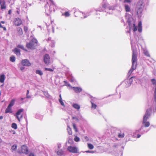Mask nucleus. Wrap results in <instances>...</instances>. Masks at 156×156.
Returning <instances> with one entry per match:
<instances>
[{"label":"nucleus","mask_w":156,"mask_h":156,"mask_svg":"<svg viewBox=\"0 0 156 156\" xmlns=\"http://www.w3.org/2000/svg\"><path fill=\"white\" fill-rule=\"evenodd\" d=\"M37 45V41L35 39H32L30 42L26 44V47L29 49H33L35 48Z\"/></svg>","instance_id":"nucleus-2"},{"label":"nucleus","mask_w":156,"mask_h":156,"mask_svg":"<svg viewBox=\"0 0 156 156\" xmlns=\"http://www.w3.org/2000/svg\"><path fill=\"white\" fill-rule=\"evenodd\" d=\"M24 99V98H21L20 99L21 101H23Z\"/></svg>","instance_id":"nucleus-56"},{"label":"nucleus","mask_w":156,"mask_h":156,"mask_svg":"<svg viewBox=\"0 0 156 156\" xmlns=\"http://www.w3.org/2000/svg\"><path fill=\"white\" fill-rule=\"evenodd\" d=\"M138 30L139 32H141L142 31V27H138Z\"/></svg>","instance_id":"nucleus-42"},{"label":"nucleus","mask_w":156,"mask_h":156,"mask_svg":"<svg viewBox=\"0 0 156 156\" xmlns=\"http://www.w3.org/2000/svg\"><path fill=\"white\" fill-rule=\"evenodd\" d=\"M2 4L1 5V9H5L6 8L5 2L4 1L2 2Z\"/></svg>","instance_id":"nucleus-21"},{"label":"nucleus","mask_w":156,"mask_h":156,"mask_svg":"<svg viewBox=\"0 0 156 156\" xmlns=\"http://www.w3.org/2000/svg\"><path fill=\"white\" fill-rule=\"evenodd\" d=\"M76 120L78 121V119L77 118H76Z\"/></svg>","instance_id":"nucleus-58"},{"label":"nucleus","mask_w":156,"mask_h":156,"mask_svg":"<svg viewBox=\"0 0 156 156\" xmlns=\"http://www.w3.org/2000/svg\"><path fill=\"white\" fill-rule=\"evenodd\" d=\"M11 127L15 129H16L17 128V125L15 123H12L11 125Z\"/></svg>","instance_id":"nucleus-29"},{"label":"nucleus","mask_w":156,"mask_h":156,"mask_svg":"<svg viewBox=\"0 0 156 156\" xmlns=\"http://www.w3.org/2000/svg\"><path fill=\"white\" fill-rule=\"evenodd\" d=\"M86 152L87 153H93L94 152L93 151H86Z\"/></svg>","instance_id":"nucleus-46"},{"label":"nucleus","mask_w":156,"mask_h":156,"mask_svg":"<svg viewBox=\"0 0 156 156\" xmlns=\"http://www.w3.org/2000/svg\"><path fill=\"white\" fill-rule=\"evenodd\" d=\"M5 22L4 21H1L0 22V28H3V30L4 31L6 30V28L3 25V24H5Z\"/></svg>","instance_id":"nucleus-13"},{"label":"nucleus","mask_w":156,"mask_h":156,"mask_svg":"<svg viewBox=\"0 0 156 156\" xmlns=\"http://www.w3.org/2000/svg\"><path fill=\"white\" fill-rule=\"evenodd\" d=\"M133 52L132 58V65L136 66L137 54L135 51L134 50H133Z\"/></svg>","instance_id":"nucleus-3"},{"label":"nucleus","mask_w":156,"mask_h":156,"mask_svg":"<svg viewBox=\"0 0 156 156\" xmlns=\"http://www.w3.org/2000/svg\"><path fill=\"white\" fill-rule=\"evenodd\" d=\"M67 150L71 153H78L77 148L75 147H68L67 148Z\"/></svg>","instance_id":"nucleus-6"},{"label":"nucleus","mask_w":156,"mask_h":156,"mask_svg":"<svg viewBox=\"0 0 156 156\" xmlns=\"http://www.w3.org/2000/svg\"><path fill=\"white\" fill-rule=\"evenodd\" d=\"M73 107L77 110H79L80 109V105L77 104H75L73 105Z\"/></svg>","instance_id":"nucleus-24"},{"label":"nucleus","mask_w":156,"mask_h":156,"mask_svg":"<svg viewBox=\"0 0 156 156\" xmlns=\"http://www.w3.org/2000/svg\"><path fill=\"white\" fill-rule=\"evenodd\" d=\"M59 97H60V99H61V100L62 99L61 94H60L59 95Z\"/></svg>","instance_id":"nucleus-54"},{"label":"nucleus","mask_w":156,"mask_h":156,"mask_svg":"<svg viewBox=\"0 0 156 156\" xmlns=\"http://www.w3.org/2000/svg\"><path fill=\"white\" fill-rule=\"evenodd\" d=\"M67 130L68 131V134L70 135H72V131L71 128L69 126H67Z\"/></svg>","instance_id":"nucleus-18"},{"label":"nucleus","mask_w":156,"mask_h":156,"mask_svg":"<svg viewBox=\"0 0 156 156\" xmlns=\"http://www.w3.org/2000/svg\"><path fill=\"white\" fill-rule=\"evenodd\" d=\"M133 30L134 32H135L137 30V27L136 26L135 24L134 23L133 24Z\"/></svg>","instance_id":"nucleus-36"},{"label":"nucleus","mask_w":156,"mask_h":156,"mask_svg":"<svg viewBox=\"0 0 156 156\" xmlns=\"http://www.w3.org/2000/svg\"><path fill=\"white\" fill-rule=\"evenodd\" d=\"M87 17V16H84L83 18H85Z\"/></svg>","instance_id":"nucleus-59"},{"label":"nucleus","mask_w":156,"mask_h":156,"mask_svg":"<svg viewBox=\"0 0 156 156\" xmlns=\"http://www.w3.org/2000/svg\"><path fill=\"white\" fill-rule=\"evenodd\" d=\"M151 81L153 85L155 86V91L154 92V98L155 101H156V80L154 79H151Z\"/></svg>","instance_id":"nucleus-10"},{"label":"nucleus","mask_w":156,"mask_h":156,"mask_svg":"<svg viewBox=\"0 0 156 156\" xmlns=\"http://www.w3.org/2000/svg\"><path fill=\"white\" fill-rule=\"evenodd\" d=\"M152 111V108H150L148 109L146 111L145 114L144 116L143 123L144 124V126L145 127H148L150 125L149 122H147V121L150 116Z\"/></svg>","instance_id":"nucleus-1"},{"label":"nucleus","mask_w":156,"mask_h":156,"mask_svg":"<svg viewBox=\"0 0 156 156\" xmlns=\"http://www.w3.org/2000/svg\"><path fill=\"white\" fill-rule=\"evenodd\" d=\"M125 135L124 133H123L122 134L119 133L118 135V136L119 138H123L124 137Z\"/></svg>","instance_id":"nucleus-34"},{"label":"nucleus","mask_w":156,"mask_h":156,"mask_svg":"<svg viewBox=\"0 0 156 156\" xmlns=\"http://www.w3.org/2000/svg\"><path fill=\"white\" fill-rule=\"evenodd\" d=\"M144 54L145 55H146V56H147L148 57H150V54H149V53L147 52V51H146L145 52V53H144Z\"/></svg>","instance_id":"nucleus-41"},{"label":"nucleus","mask_w":156,"mask_h":156,"mask_svg":"<svg viewBox=\"0 0 156 156\" xmlns=\"http://www.w3.org/2000/svg\"><path fill=\"white\" fill-rule=\"evenodd\" d=\"M14 53L16 54L17 55H20V50L18 48H16L13 50Z\"/></svg>","instance_id":"nucleus-15"},{"label":"nucleus","mask_w":156,"mask_h":156,"mask_svg":"<svg viewBox=\"0 0 156 156\" xmlns=\"http://www.w3.org/2000/svg\"><path fill=\"white\" fill-rule=\"evenodd\" d=\"M73 89L76 92L78 93L82 91V89L80 88L77 87H73Z\"/></svg>","instance_id":"nucleus-14"},{"label":"nucleus","mask_w":156,"mask_h":156,"mask_svg":"<svg viewBox=\"0 0 156 156\" xmlns=\"http://www.w3.org/2000/svg\"><path fill=\"white\" fill-rule=\"evenodd\" d=\"M12 107H9L8 106L7 108H6L5 110V113H12Z\"/></svg>","instance_id":"nucleus-16"},{"label":"nucleus","mask_w":156,"mask_h":156,"mask_svg":"<svg viewBox=\"0 0 156 156\" xmlns=\"http://www.w3.org/2000/svg\"><path fill=\"white\" fill-rule=\"evenodd\" d=\"M29 156H34V154L33 153L30 154Z\"/></svg>","instance_id":"nucleus-49"},{"label":"nucleus","mask_w":156,"mask_h":156,"mask_svg":"<svg viewBox=\"0 0 156 156\" xmlns=\"http://www.w3.org/2000/svg\"><path fill=\"white\" fill-rule=\"evenodd\" d=\"M29 93V90H27V95H28Z\"/></svg>","instance_id":"nucleus-50"},{"label":"nucleus","mask_w":156,"mask_h":156,"mask_svg":"<svg viewBox=\"0 0 156 156\" xmlns=\"http://www.w3.org/2000/svg\"><path fill=\"white\" fill-rule=\"evenodd\" d=\"M138 27H142V23L140 21L138 23Z\"/></svg>","instance_id":"nucleus-44"},{"label":"nucleus","mask_w":156,"mask_h":156,"mask_svg":"<svg viewBox=\"0 0 156 156\" xmlns=\"http://www.w3.org/2000/svg\"><path fill=\"white\" fill-rule=\"evenodd\" d=\"M85 139L87 140L88 141V138L87 137V136H86L85 137Z\"/></svg>","instance_id":"nucleus-51"},{"label":"nucleus","mask_w":156,"mask_h":156,"mask_svg":"<svg viewBox=\"0 0 156 156\" xmlns=\"http://www.w3.org/2000/svg\"><path fill=\"white\" fill-rule=\"evenodd\" d=\"M59 102L61 104L62 106H64V103L62 101V99H61H61H59Z\"/></svg>","instance_id":"nucleus-39"},{"label":"nucleus","mask_w":156,"mask_h":156,"mask_svg":"<svg viewBox=\"0 0 156 156\" xmlns=\"http://www.w3.org/2000/svg\"><path fill=\"white\" fill-rule=\"evenodd\" d=\"M21 64L23 66H29L31 65L30 62L27 59L23 60L21 61Z\"/></svg>","instance_id":"nucleus-7"},{"label":"nucleus","mask_w":156,"mask_h":156,"mask_svg":"<svg viewBox=\"0 0 156 156\" xmlns=\"http://www.w3.org/2000/svg\"><path fill=\"white\" fill-rule=\"evenodd\" d=\"M24 69V67H21L20 68V69L21 71H23Z\"/></svg>","instance_id":"nucleus-47"},{"label":"nucleus","mask_w":156,"mask_h":156,"mask_svg":"<svg viewBox=\"0 0 156 156\" xmlns=\"http://www.w3.org/2000/svg\"><path fill=\"white\" fill-rule=\"evenodd\" d=\"M17 31L18 34L20 35H22L23 34V30L20 27L17 28Z\"/></svg>","instance_id":"nucleus-19"},{"label":"nucleus","mask_w":156,"mask_h":156,"mask_svg":"<svg viewBox=\"0 0 156 156\" xmlns=\"http://www.w3.org/2000/svg\"><path fill=\"white\" fill-rule=\"evenodd\" d=\"M26 98H30V96H29L28 95H27Z\"/></svg>","instance_id":"nucleus-53"},{"label":"nucleus","mask_w":156,"mask_h":156,"mask_svg":"<svg viewBox=\"0 0 156 156\" xmlns=\"http://www.w3.org/2000/svg\"><path fill=\"white\" fill-rule=\"evenodd\" d=\"M15 101V99H12V100L10 102V103L9 104L8 106L9 107H12L14 105V102Z\"/></svg>","instance_id":"nucleus-23"},{"label":"nucleus","mask_w":156,"mask_h":156,"mask_svg":"<svg viewBox=\"0 0 156 156\" xmlns=\"http://www.w3.org/2000/svg\"><path fill=\"white\" fill-rule=\"evenodd\" d=\"M136 66L132 65L131 69L129 70L128 73V74L129 75H130L131 74L133 71L136 69Z\"/></svg>","instance_id":"nucleus-12"},{"label":"nucleus","mask_w":156,"mask_h":156,"mask_svg":"<svg viewBox=\"0 0 156 156\" xmlns=\"http://www.w3.org/2000/svg\"><path fill=\"white\" fill-rule=\"evenodd\" d=\"M141 136V135L140 134H138L137 135V138H140Z\"/></svg>","instance_id":"nucleus-48"},{"label":"nucleus","mask_w":156,"mask_h":156,"mask_svg":"<svg viewBox=\"0 0 156 156\" xmlns=\"http://www.w3.org/2000/svg\"><path fill=\"white\" fill-rule=\"evenodd\" d=\"M11 12V10H9L8 11V14H10Z\"/></svg>","instance_id":"nucleus-52"},{"label":"nucleus","mask_w":156,"mask_h":156,"mask_svg":"<svg viewBox=\"0 0 156 156\" xmlns=\"http://www.w3.org/2000/svg\"><path fill=\"white\" fill-rule=\"evenodd\" d=\"M125 10L126 12H129L131 11V9L129 6L127 5H125Z\"/></svg>","instance_id":"nucleus-20"},{"label":"nucleus","mask_w":156,"mask_h":156,"mask_svg":"<svg viewBox=\"0 0 156 156\" xmlns=\"http://www.w3.org/2000/svg\"><path fill=\"white\" fill-rule=\"evenodd\" d=\"M23 111V109H20L18 110L16 112V117L18 120L20 122V119H22L23 117V115H21V113Z\"/></svg>","instance_id":"nucleus-5"},{"label":"nucleus","mask_w":156,"mask_h":156,"mask_svg":"<svg viewBox=\"0 0 156 156\" xmlns=\"http://www.w3.org/2000/svg\"><path fill=\"white\" fill-rule=\"evenodd\" d=\"M57 154L59 156H62L63 154V151L62 150H59L57 152Z\"/></svg>","instance_id":"nucleus-22"},{"label":"nucleus","mask_w":156,"mask_h":156,"mask_svg":"<svg viewBox=\"0 0 156 156\" xmlns=\"http://www.w3.org/2000/svg\"><path fill=\"white\" fill-rule=\"evenodd\" d=\"M124 2L130 3L131 2V0H124Z\"/></svg>","instance_id":"nucleus-43"},{"label":"nucleus","mask_w":156,"mask_h":156,"mask_svg":"<svg viewBox=\"0 0 156 156\" xmlns=\"http://www.w3.org/2000/svg\"><path fill=\"white\" fill-rule=\"evenodd\" d=\"M138 10H137V13L138 15L141 13L143 9L144 8V6L141 3L140 4L137 6Z\"/></svg>","instance_id":"nucleus-9"},{"label":"nucleus","mask_w":156,"mask_h":156,"mask_svg":"<svg viewBox=\"0 0 156 156\" xmlns=\"http://www.w3.org/2000/svg\"><path fill=\"white\" fill-rule=\"evenodd\" d=\"M17 47L18 48H20L21 49H22L23 50H24L26 51H27V50L25 49L23 47V46L22 45H18V46H17Z\"/></svg>","instance_id":"nucleus-27"},{"label":"nucleus","mask_w":156,"mask_h":156,"mask_svg":"<svg viewBox=\"0 0 156 156\" xmlns=\"http://www.w3.org/2000/svg\"><path fill=\"white\" fill-rule=\"evenodd\" d=\"M21 150L23 153H25L27 154L28 152V150L27 147L24 145L22 146L21 148Z\"/></svg>","instance_id":"nucleus-11"},{"label":"nucleus","mask_w":156,"mask_h":156,"mask_svg":"<svg viewBox=\"0 0 156 156\" xmlns=\"http://www.w3.org/2000/svg\"><path fill=\"white\" fill-rule=\"evenodd\" d=\"M74 140L75 142H77L80 140V138L77 136H76L74 138Z\"/></svg>","instance_id":"nucleus-35"},{"label":"nucleus","mask_w":156,"mask_h":156,"mask_svg":"<svg viewBox=\"0 0 156 156\" xmlns=\"http://www.w3.org/2000/svg\"><path fill=\"white\" fill-rule=\"evenodd\" d=\"M73 129L75 130V131L76 132H78V130L76 126V125L74 123H73Z\"/></svg>","instance_id":"nucleus-25"},{"label":"nucleus","mask_w":156,"mask_h":156,"mask_svg":"<svg viewBox=\"0 0 156 156\" xmlns=\"http://www.w3.org/2000/svg\"><path fill=\"white\" fill-rule=\"evenodd\" d=\"M3 117L2 116H0V119H3Z\"/></svg>","instance_id":"nucleus-55"},{"label":"nucleus","mask_w":156,"mask_h":156,"mask_svg":"<svg viewBox=\"0 0 156 156\" xmlns=\"http://www.w3.org/2000/svg\"><path fill=\"white\" fill-rule=\"evenodd\" d=\"M13 25L16 26H19L22 24V21L21 19L18 18H15L13 21Z\"/></svg>","instance_id":"nucleus-4"},{"label":"nucleus","mask_w":156,"mask_h":156,"mask_svg":"<svg viewBox=\"0 0 156 156\" xmlns=\"http://www.w3.org/2000/svg\"><path fill=\"white\" fill-rule=\"evenodd\" d=\"M36 74H38L40 75L41 76L43 75V73L40 70H36Z\"/></svg>","instance_id":"nucleus-30"},{"label":"nucleus","mask_w":156,"mask_h":156,"mask_svg":"<svg viewBox=\"0 0 156 156\" xmlns=\"http://www.w3.org/2000/svg\"><path fill=\"white\" fill-rule=\"evenodd\" d=\"M17 12L18 13V14H19V12L18 11H17Z\"/></svg>","instance_id":"nucleus-60"},{"label":"nucleus","mask_w":156,"mask_h":156,"mask_svg":"<svg viewBox=\"0 0 156 156\" xmlns=\"http://www.w3.org/2000/svg\"><path fill=\"white\" fill-rule=\"evenodd\" d=\"M135 77L132 76L129 79V81L130 82L132 83V79L133 78H134Z\"/></svg>","instance_id":"nucleus-45"},{"label":"nucleus","mask_w":156,"mask_h":156,"mask_svg":"<svg viewBox=\"0 0 156 156\" xmlns=\"http://www.w3.org/2000/svg\"><path fill=\"white\" fill-rule=\"evenodd\" d=\"M10 60L11 62H14L16 60L14 56H11L10 58Z\"/></svg>","instance_id":"nucleus-33"},{"label":"nucleus","mask_w":156,"mask_h":156,"mask_svg":"<svg viewBox=\"0 0 156 156\" xmlns=\"http://www.w3.org/2000/svg\"><path fill=\"white\" fill-rule=\"evenodd\" d=\"M45 70L49 71H51V72H52L54 70L52 69H51L50 68H45Z\"/></svg>","instance_id":"nucleus-38"},{"label":"nucleus","mask_w":156,"mask_h":156,"mask_svg":"<svg viewBox=\"0 0 156 156\" xmlns=\"http://www.w3.org/2000/svg\"><path fill=\"white\" fill-rule=\"evenodd\" d=\"M44 61L46 64L48 65L49 64L50 62V57L48 55L46 54L44 56Z\"/></svg>","instance_id":"nucleus-8"},{"label":"nucleus","mask_w":156,"mask_h":156,"mask_svg":"<svg viewBox=\"0 0 156 156\" xmlns=\"http://www.w3.org/2000/svg\"><path fill=\"white\" fill-rule=\"evenodd\" d=\"M64 15L66 17H68L69 16L70 14L68 12H66L64 13Z\"/></svg>","instance_id":"nucleus-37"},{"label":"nucleus","mask_w":156,"mask_h":156,"mask_svg":"<svg viewBox=\"0 0 156 156\" xmlns=\"http://www.w3.org/2000/svg\"><path fill=\"white\" fill-rule=\"evenodd\" d=\"M17 148V145L16 144L13 145L11 147V150L12 151H15Z\"/></svg>","instance_id":"nucleus-28"},{"label":"nucleus","mask_w":156,"mask_h":156,"mask_svg":"<svg viewBox=\"0 0 156 156\" xmlns=\"http://www.w3.org/2000/svg\"><path fill=\"white\" fill-rule=\"evenodd\" d=\"M5 80V76L4 74H2L0 76V82L3 83Z\"/></svg>","instance_id":"nucleus-17"},{"label":"nucleus","mask_w":156,"mask_h":156,"mask_svg":"<svg viewBox=\"0 0 156 156\" xmlns=\"http://www.w3.org/2000/svg\"><path fill=\"white\" fill-rule=\"evenodd\" d=\"M87 146L88 148L90 149H92L94 148V146L91 144H88Z\"/></svg>","instance_id":"nucleus-31"},{"label":"nucleus","mask_w":156,"mask_h":156,"mask_svg":"<svg viewBox=\"0 0 156 156\" xmlns=\"http://www.w3.org/2000/svg\"><path fill=\"white\" fill-rule=\"evenodd\" d=\"M24 30L25 32H27L28 30V28L27 27L24 26Z\"/></svg>","instance_id":"nucleus-40"},{"label":"nucleus","mask_w":156,"mask_h":156,"mask_svg":"<svg viewBox=\"0 0 156 156\" xmlns=\"http://www.w3.org/2000/svg\"><path fill=\"white\" fill-rule=\"evenodd\" d=\"M91 108L92 109H95L96 108L97 105L92 102H91Z\"/></svg>","instance_id":"nucleus-26"},{"label":"nucleus","mask_w":156,"mask_h":156,"mask_svg":"<svg viewBox=\"0 0 156 156\" xmlns=\"http://www.w3.org/2000/svg\"><path fill=\"white\" fill-rule=\"evenodd\" d=\"M76 117H72V119H76Z\"/></svg>","instance_id":"nucleus-57"},{"label":"nucleus","mask_w":156,"mask_h":156,"mask_svg":"<svg viewBox=\"0 0 156 156\" xmlns=\"http://www.w3.org/2000/svg\"><path fill=\"white\" fill-rule=\"evenodd\" d=\"M108 4L106 3H104L102 5V7L103 9H106L108 7Z\"/></svg>","instance_id":"nucleus-32"}]
</instances>
